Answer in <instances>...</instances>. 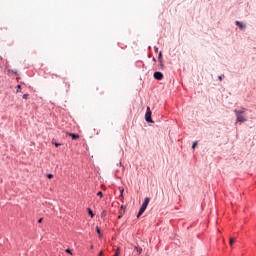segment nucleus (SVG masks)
<instances>
[{"instance_id":"obj_1","label":"nucleus","mask_w":256,"mask_h":256,"mask_svg":"<svg viewBox=\"0 0 256 256\" xmlns=\"http://www.w3.org/2000/svg\"><path fill=\"white\" fill-rule=\"evenodd\" d=\"M234 113L236 115V123H245L247 121V116H245V108H242L241 110H234Z\"/></svg>"},{"instance_id":"obj_2","label":"nucleus","mask_w":256,"mask_h":256,"mask_svg":"<svg viewBox=\"0 0 256 256\" xmlns=\"http://www.w3.org/2000/svg\"><path fill=\"white\" fill-rule=\"evenodd\" d=\"M151 108L147 107L146 110V114H145V121H147V123H153V119L151 118Z\"/></svg>"},{"instance_id":"obj_3","label":"nucleus","mask_w":256,"mask_h":256,"mask_svg":"<svg viewBox=\"0 0 256 256\" xmlns=\"http://www.w3.org/2000/svg\"><path fill=\"white\" fill-rule=\"evenodd\" d=\"M154 79H156L157 81H161L163 79V73L155 72L154 73Z\"/></svg>"},{"instance_id":"obj_4","label":"nucleus","mask_w":256,"mask_h":256,"mask_svg":"<svg viewBox=\"0 0 256 256\" xmlns=\"http://www.w3.org/2000/svg\"><path fill=\"white\" fill-rule=\"evenodd\" d=\"M149 201H151V199H149V197H146L144 199V202L142 204V207H145L147 209V206L149 205Z\"/></svg>"},{"instance_id":"obj_5","label":"nucleus","mask_w":256,"mask_h":256,"mask_svg":"<svg viewBox=\"0 0 256 256\" xmlns=\"http://www.w3.org/2000/svg\"><path fill=\"white\" fill-rule=\"evenodd\" d=\"M146 209L147 208H145V206H141V208H140V210H139V212L137 214V217L139 218L143 213H145Z\"/></svg>"},{"instance_id":"obj_6","label":"nucleus","mask_w":256,"mask_h":256,"mask_svg":"<svg viewBox=\"0 0 256 256\" xmlns=\"http://www.w3.org/2000/svg\"><path fill=\"white\" fill-rule=\"evenodd\" d=\"M236 25L237 27H239L240 29H245L246 25L243 23V22H239V21H236Z\"/></svg>"},{"instance_id":"obj_7","label":"nucleus","mask_w":256,"mask_h":256,"mask_svg":"<svg viewBox=\"0 0 256 256\" xmlns=\"http://www.w3.org/2000/svg\"><path fill=\"white\" fill-rule=\"evenodd\" d=\"M69 137H72L73 140L79 139V134H73V133H68Z\"/></svg>"},{"instance_id":"obj_8","label":"nucleus","mask_w":256,"mask_h":256,"mask_svg":"<svg viewBox=\"0 0 256 256\" xmlns=\"http://www.w3.org/2000/svg\"><path fill=\"white\" fill-rule=\"evenodd\" d=\"M161 60H163V53L162 52H160L159 55H158L159 63H161Z\"/></svg>"},{"instance_id":"obj_9","label":"nucleus","mask_w":256,"mask_h":256,"mask_svg":"<svg viewBox=\"0 0 256 256\" xmlns=\"http://www.w3.org/2000/svg\"><path fill=\"white\" fill-rule=\"evenodd\" d=\"M123 215H125V210H120V215H119L118 219H121V217H123Z\"/></svg>"},{"instance_id":"obj_10","label":"nucleus","mask_w":256,"mask_h":256,"mask_svg":"<svg viewBox=\"0 0 256 256\" xmlns=\"http://www.w3.org/2000/svg\"><path fill=\"white\" fill-rule=\"evenodd\" d=\"M88 215H90L91 217H95V214H93V211L89 208H88Z\"/></svg>"},{"instance_id":"obj_11","label":"nucleus","mask_w":256,"mask_h":256,"mask_svg":"<svg viewBox=\"0 0 256 256\" xmlns=\"http://www.w3.org/2000/svg\"><path fill=\"white\" fill-rule=\"evenodd\" d=\"M233 243H235V239H234V238H230L229 244H230L231 246H233Z\"/></svg>"},{"instance_id":"obj_12","label":"nucleus","mask_w":256,"mask_h":256,"mask_svg":"<svg viewBox=\"0 0 256 256\" xmlns=\"http://www.w3.org/2000/svg\"><path fill=\"white\" fill-rule=\"evenodd\" d=\"M16 93H21V85H17Z\"/></svg>"},{"instance_id":"obj_13","label":"nucleus","mask_w":256,"mask_h":256,"mask_svg":"<svg viewBox=\"0 0 256 256\" xmlns=\"http://www.w3.org/2000/svg\"><path fill=\"white\" fill-rule=\"evenodd\" d=\"M218 79H219V81H223V79H225V75H220L219 77H218Z\"/></svg>"},{"instance_id":"obj_14","label":"nucleus","mask_w":256,"mask_h":256,"mask_svg":"<svg viewBox=\"0 0 256 256\" xmlns=\"http://www.w3.org/2000/svg\"><path fill=\"white\" fill-rule=\"evenodd\" d=\"M137 253H141V251H143V249L139 248V247H135Z\"/></svg>"},{"instance_id":"obj_15","label":"nucleus","mask_w":256,"mask_h":256,"mask_svg":"<svg viewBox=\"0 0 256 256\" xmlns=\"http://www.w3.org/2000/svg\"><path fill=\"white\" fill-rule=\"evenodd\" d=\"M22 98H23V99H29V94H24V95L22 96Z\"/></svg>"},{"instance_id":"obj_16","label":"nucleus","mask_w":256,"mask_h":256,"mask_svg":"<svg viewBox=\"0 0 256 256\" xmlns=\"http://www.w3.org/2000/svg\"><path fill=\"white\" fill-rule=\"evenodd\" d=\"M48 179H53V174H47L46 176Z\"/></svg>"},{"instance_id":"obj_17","label":"nucleus","mask_w":256,"mask_h":256,"mask_svg":"<svg viewBox=\"0 0 256 256\" xmlns=\"http://www.w3.org/2000/svg\"><path fill=\"white\" fill-rule=\"evenodd\" d=\"M96 231H97L98 235L101 236V230L99 229V227H96Z\"/></svg>"},{"instance_id":"obj_18","label":"nucleus","mask_w":256,"mask_h":256,"mask_svg":"<svg viewBox=\"0 0 256 256\" xmlns=\"http://www.w3.org/2000/svg\"><path fill=\"white\" fill-rule=\"evenodd\" d=\"M53 144L55 145V147H61V144H59L57 142H53Z\"/></svg>"},{"instance_id":"obj_19","label":"nucleus","mask_w":256,"mask_h":256,"mask_svg":"<svg viewBox=\"0 0 256 256\" xmlns=\"http://www.w3.org/2000/svg\"><path fill=\"white\" fill-rule=\"evenodd\" d=\"M97 195H98L99 197H103V192L99 191V192L97 193Z\"/></svg>"},{"instance_id":"obj_20","label":"nucleus","mask_w":256,"mask_h":256,"mask_svg":"<svg viewBox=\"0 0 256 256\" xmlns=\"http://www.w3.org/2000/svg\"><path fill=\"white\" fill-rule=\"evenodd\" d=\"M159 64H160L161 69H163V67H164L163 60H161V62H159Z\"/></svg>"},{"instance_id":"obj_21","label":"nucleus","mask_w":256,"mask_h":256,"mask_svg":"<svg viewBox=\"0 0 256 256\" xmlns=\"http://www.w3.org/2000/svg\"><path fill=\"white\" fill-rule=\"evenodd\" d=\"M195 147H197V142H194L192 145V149H195Z\"/></svg>"},{"instance_id":"obj_22","label":"nucleus","mask_w":256,"mask_h":256,"mask_svg":"<svg viewBox=\"0 0 256 256\" xmlns=\"http://www.w3.org/2000/svg\"><path fill=\"white\" fill-rule=\"evenodd\" d=\"M66 253H69V255H73V253H71L70 249H66Z\"/></svg>"},{"instance_id":"obj_23","label":"nucleus","mask_w":256,"mask_h":256,"mask_svg":"<svg viewBox=\"0 0 256 256\" xmlns=\"http://www.w3.org/2000/svg\"><path fill=\"white\" fill-rule=\"evenodd\" d=\"M38 223H43V218H40V219L38 220Z\"/></svg>"},{"instance_id":"obj_24","label":"nucleus","mask_w":256,"mask_h":256,"mask_svg":"<svg viewBox=\"0 0 256 256\" xmlns=\"http://www.w3.org/2000/svg\"><path fill=\"white\" fill-rule=\"evenodd\" d=\"M121 210H122V211H125V207L121 206Z\"/></svg>"},{"instance_id":"obj_25","label":"nucleus","mask_w":256,"mask_h":256,"mask_svg":"<svg viewBox=\"0 0 256 256\" xmlns=\"http://www.w3.org/2000/svg\"><path fill=\"white\" fill-rule=\"evenodd\" d=\"M102 255H103V251H101L98 256H102Z\"/></svg>"},{"instance_id":"obj_26","label":"nucleus","mask_w":256,"mask_h":256,"mask_svg":"<svg viewBox=\"0 0 256 256\" xmlns=\"http://www.w3.org/2000/svg\"><path fill=\"white\" fill-rule=\"evenodd\" d=\"M102 215H105V211L102 212Z\"/></svg>"},{"instance_id":"obj_27","label":"nucleus","mask_w":256,"mask_h":256,"mask_svg":"<svg viewBox=\"0 0 256 256\" xmlns=\"http://www.w3.org/2000/svg\"><path fill=\"white\" fill-rule=\"evenodd\" d=\"M153 61H156V59H155V58H153Z\"/></svg>"},{"instance_id":"obj_28","label":"nucleus","mask_w":256,"mask_h":256,"mask_svg":"<svg viewBox=\"0 0 256 256\" xmlns=\"http://www.w3.org/2000/svg\"><path fill=\"white\" fill-rule=\"evenodd\" d=\"M120 165H123V163H122V162H120Z\"/></svg>"}]
</instances>
